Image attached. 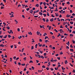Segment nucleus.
<instances>
[{
	"label": "nucleus",
	"mask_w": 75,
	"mask_h": 75,
	"mask_svg": "<svg viewBox=\"0 0 75 75\" xmlns=\"http://www.w3.org/2000/svg\"><path fill=\"white\" fill-rule=\"evenodd\" d=\"M38 44L39 45V47H41L42 46V44H41L40 45V43H38Z\"/></svg>",
	"instance_id": "1"
},
{
	"label": "nucleus",
	"mask_w": 75,
	"mask_h": 75,
	"mask_svg": "<svg viewBox=\"0 0 75 75\" xmlns=\"http://www.w3.org/2000/svg\"><path fill=\"white\" fill-rule=\"evenodd\" d=\"M39 14L40 16H42V12H39Z\"/></svg>",
	"instance_id": "2"
},
{
	"label": "nucleus",
	"mask_w": 75,
	"mask_h": 75,
	"mask_svg": "<svg viewBox=\"0 0 75 75\" xmlns=\"http://www.w3.org/2000/svg\"><path fill=\"white\" fill-rule=\"evenodd\" d=\"M0 47H4V45L3 44H2L0 45Z\"/></svg>",
	"instance_id": "3"
},
{
	"label": "nucleus",
	"mask_w": 75,
	"mask_h": 75,
	"mask_svg": "<svg viewBox=\"0 0 75 75\" xmlns=\"http://www.w3.org/2000/svg\"><path fill=\"white\" fill-rule=\"evenodd\" d=\"M37 35H39V34H40V32L38 31H37Z\"/></svg>",
	"instance_id": "4"
},
{
	"label": "nucleus",
	"mask_w": 75,
	"mask_h": 75,
	"mask_svg": "<svg viewBox=\"0 0 75 75\" xmlns=\"http://www.w3.org/2000/svg\"><path fill=\"white\" fill-rule=\"evenodd\" d=\"M50 20V21L52 22V21H54V18H52V19Z\"/></svg>",
	"instance_id": "5"
},
{
	"label": "nucleus",
	"mask_w": 75,
	"mask_h": 75,
	"mask_svg": "<svg viewBox=\"0 0 75 75\" xmlns=\"http://www.w3.org/2000/svg\"><path fill=\"white\" fill-rule=\"evenodd\" d=\"M28 34H30V35H32V33L31 32L28 33Z\"/></svg>",
	"instance_id": "6"
},
{
	"label": "nucleus",
	"mask_w": 75,
	"mask_h": 75,
	"mask_svg": "<svg viewBox=\"0 0 75 75\" xmlns=\"http://www.w3.org/2000/svg\"><path fill=\"white\" fill-rule=\"evenodd\" d=\"M46 22H48V21H49V20H48V18L46 19Z\"/></svg>",
	"instance_id": "7"
},
{
	"label": "nucleus",
	"mask_w": 75,
	"mask_h": 75,
	"mask_svg": "<svg viewBox=\"0 0 75 75\" xmlns=\"http://www.w3.org/2000/svg\"><path fill=\"white\" fill-rule=\"evenodd\" d=\"M14 21H15V22H16V24H17V23H18V22L17 21H16V19Z\"/></svg>",
	"instance_id": "8"
},
{
	"label": "nucleus",
	"mask_w": 75,
	"mask_h": 75,
	"mask_svg": "<svg viewBox=\"0 0 75 75\" xmlns=\"http://www.w3.org/2000/svg\"><path fill=\"white\" fill-rule=\"evenodd\" d=\"M68 16V14H67V16H66V17H70L71 15H69Z\"/></svg>",
	"instance_id": "9"
},
{
	"label": "nucleus",
	"mask_w": 75,
	"mask_h": 75,
	"mask_svg": "<svg viewBox=\"0 0 75 75\" xmlns=\"http://www.w3.org/2000/svg\"><path fill=\"white\" fill-rule=\"evenodd\" d=\"M70 51H72V52H74V49H70Z\"/></svg>",
	"instance_id": "10"
},
{
	"label": "nucleus",
	"mask_w": 75,
	"mask_h": 75,
	"mask_svg": "<svg viewBox=\"0 0 75 75\" xmlns=\"http://www.w3.org/2000/svg\"><path fill=\"white\" fill-rule=\"evenodd\" d=\"M6 28H7L8 30H10V27H9V26L7 27H6Z\"/></svg>",
	"instance_id": "11"
},
{
	"label": "nucleus",
	"mask_w": 75,
	"mask_h": 75,
	"mask_svg": "<svg viewBox=\"0 0 75 75\" xmlns=\"http://www.w3.org/2000/svg\"><path fill=\"white\" fill-rule=\"evenodd\" d=\"M36 6L37 7H39V5H38V4H37L36 5Z\"/></svg>",
	"instance_id": "12"
},
{
	"label": "nucleus",
	"mask_w": 75,
	"mask_h": 75,
	"mask_svg": "<svg viewBox=\"0 0 75 75\" xmlns=\"http://www.w3.org/2000/svg\"><path fill=\"white\" fill-rule=\"evenodd\" d=\"M38 45V44H36L35 45V48H37V46Z\"/></svg>",
	"instance_id": "13"
},
{
	"label": "nucleus",
	"mask_w": 75,
	"mask_h": 75,
	"mask_svg": "<svg viewBox=\"0 0 75 75\" xmlns=\"http://www.w3.org/2000/svg\"><path fill=\"white\" fill-rule=\"evenodd\" d=\"M65 63L66 64H67V63H68V61H67V60H65Z\"/></svg>",
	"instance_id": "14"
},
{
	"label": "nucleus",
	"mask_w": 75,
	"mask_h": 75,
	"mask_svg": "<svg viewBox=\"0 0 75 75\" xmlns=\"http://www.w3.org/2000/svg\"><path fill=\"white\" fill-rule=\"evenodd\" d=\"M47 34L46 33H45L43 35V36H45V35H47Z\"/></svg>",
	"instance_id": "15"
},
{
	"label": "nucleus",
	"mask_w": 75,
	"mask_h": 75,
	"mask_svg": "<svg viewBox=\"0 0 75 75\" xmlns=\"http://www.w3.org/2000/svg\"><path fill=\"white\" fill-rule=\"evenodd\" d=\"M45 43H47V42H48V40H45Z\"/></svg>",
	"instance_id": "16"
},
{
	"label": "nucleus",
	"mask_w": 75,
	"mask_h": 75,
	"mask_svg": "<svg viewBox=\"0 0 75 75\" xmlns=\"http://www.w3.org/2000/svg\"><path fill=\"white\" fill-rule=\"evenodd\" d=\"M47 38H48V37H47V36H46L45 37V40H46V39H47Z\"/></svg>",
	"instance_id": "17"
},
{
	"label": "nucleus",
	"mask_w": 75,
	"mask_h": 75,
	"mask_svg": "<svg viewBox=\"0 0 75 75\" xmlns=\"http://www.w3.org/2000/svg\"><path fill=\"white\" fill-rule=\"evenodd\" d=\"M42 20L43 21H44V22H45V19L43 18L42 19Z\"/></svg>",
	"instance_id": "18"
},
{
	"label": "nucleus",
	"mask_w": 75,
	"mask_h": 75,
	"mask_svg": "<svg viewBox=\"0 0 75 75\" xmlns=\"http://www.w3.org/2000/svg\"><path fill=\"white\" fill-rule=\"evenodd\" d=\"M8 38H11V36H10V35H8Z\"/></svg>",
	"instance_id": "19"
},
{
	"label": "nucleus",
	"mask_w": 75,
	"mask_h": 75,
	"mask_svg": "<svg viewBox=\"0 0 75 75\" xmlns=\"http://www.w3.org/2000/svg\"><path fill=\"white\" fill-rule=\"evenodd\" d=\"M43 4H44V6H46V2H43Z\"/></svg>",
	"instance_id": "20"
},
{
	"label": "nucleus",
	"mask_w": 75,
	"mask_h": 75,
	"mask_svg": "<svg viewBox=\"0 0 75 75\" xmlns=\"http://www.w3.org/2000/svg\"><path fill=\"white\" fill-rule=\"evenodd\" d=\"M29 63H33V62L32 60H30L29 62Z\"/></svg>",
	"instance_id": "21"
},
{
	"label": "nucleus",
	"mask_w": 75,
	"mask_h": 75,
	"mask_svg": "<svg viewBox=\"0 0 75 75\" xmlns=\"http://www.w3.org/2000/svg\"><path fill=\"white\" fill-rule=\"evenodd\" d=\"M51 28V26H49V30H50Z\"/></svg>",
	"instance_id": "22"
},
{
	"label": "nucleus",
	"mask_w": 75,
	"mask_h": 75,
	"mask_svg": "<svg viewBox=\"0 0 75 75\" xmlns=\"http://www.w3.org/2000/svg\"><path fill=\"white\" fill-rule=\"evenodd\" d=\"M33 49H34V46H32L31 47V50H33Z\"/></svg>",
	"instance_id": "23"
},
{
	"label": "nucleus",
	"mask_w": 75,
	"mask_h": 75,
	"mask_svg": "<svg viewBox=\"0 0 75 75\" xmlns=\"http://www.w3.org/2000/svg\"><path fill=\"white\" fill-rule=\"evenodd\" d=\"M54 30L57 33H58V30H57L56 29Z\"/></svg>",
	"instance_id": "24"
},
{
	"label": "nucleus",
	"mask_w": 75,
	"mask_h": 75,
	"mask_svg": "<svg viewBox=\"0 0 75 75\" xmlns=\"http://www.w3.org/2000/svg\"><path fill=\"white\" fill-rule=\"evenodd\" d=\"M62 70H64V69H65V68H64V67H62Z\"/></svg>",
	"instance_id": "25"
},
{
	"label": "nucleus",
	"mask_w": 75,
	"mask_h": 75,
	"mask_svg": "<svg viewBox=\"0 0 75 75\" xmlns=\"http://www.w3.org/2000/svg\"><path fill=\"white\" fill-rule=\"evenodd\" d=\"M73 37V35L72 34H71L69 36L70 37Z\"/></svg>",
	"instance_id": "26"
},
{
	"label": "nucleus",
	"mask_w": 75,
	"mask_h": 75,
	"mask_svg": "<svg viewBox=\"0 0 75 75\" xmlns=\"http://www.w3.org/2000/svg\"><path fill=\"white\" fill-rule=\"evenodd\" d=\"M63 54V53L62 52H60V55H62Z\"/></svg>",
	"instance_id": "27"
},
{
	"label": "nucleus",
	"mask_w": 75,
	"mask_h": 75,
	"mask_svg": "<svg viewBox=\"0 0 75 75\" xmlns=\"http://www.w3.org/2000/svg\"><path fill=\"white\" fill-rule=\"evenodd\" d=\"M70 24H74V22H72V21H71L70 22Z\"/></svg>",
	"instance_id": "28"
},
{
	"label": "nucleus",
	"mask_w": 75,
	"mask_h": 75,
	"mask_svg": "<svg viewBox=\"0 0 75 75\" xmlns=\"http://www.w3.org/2000/svg\"><path fill=\"white\" fill-rule=\"evenodd\" d=\"M39 41H40V42H42V40L41 39H39Z\"/></svg>",
	"instance_id": "29"
},
{
	"label": "nucleus",
	"mask_w": 75,
	"mask_h": 75,
	"mask_svg": "<svg viewBox=\"0 0 75 75\" xmlns=\"http://www.w3.org/2000/svg\"><path fill=\"white\" fill-rule=\"evenodd\" d=\"M23 59L24 60V61H26V57H25L23 58Z\"/></svg>",
	"instance_id": "30"
},
{
	"label": "nucleus",
	"mask_w": 75,
	"mask_h": 75,
	"mask_svg": "<svg viewBox=\"0 0 75 75\" xmlns=\"http://www.w3.org/2000/svg\"><path fill=\"white\" fill-rule=\"evenodd\" d=\"M47 16H50V15L49 14V13L48 12H47Z\"/></svg>",
	"instance_id": "31"
},
{
	"label": "nucleus",
	"mask_w": 75,
	"mask_h": 75,
	"mask_svg": "<svg viewBox=\"0 0 75 75\" xmlns=\"http://www.w3.org/2000/svg\"><path fill=\"white\" fill-rule=\"evenodd\" d=\"M67 4H70V3H69V1H68L67 2Z\"/></svg>",
	"instance_id": "32"
},
{
	"label": "nucleus",
	"mask_w": 75,
	"mask_h": 75,
	"mask_svg": "<svg viewBox=\"0 0 75 75\" xmlns=\"http://www.w3.org/2000/svg\"><path fill=\"white\" fill-rule=\"evenodd\" d=\"M26 10H27V11H28V10H30V8H27L26 9Z\"/></svg>",
	"instance_id": "33"
},
{
	"label": "nucleus",
	"mask_w": 75,
	"mask_h": 75,
	"mask_svg": "<svg viewBox=\"0 0 75 75\" xmlns=\"http://www.w3.org/2000/svg\"><path fill=\"white\" fill-rule=\"evenodd\" d=\"M4 8V7H3L2 6H1V9H3V8Z\"/></svg>",
	"instance_id": "34"
},
{
	"label": "nucleus",
	"mask_w": 75,
	"mask_h": 75,
	"mask_svg": "<svg viewBox=\"0 0 75 75\" xmlns=\"http://www.w3.org/2000/svg\"><path fill=\"white\" fill-rule=\"evenodd\" d=\"M42 47H45V45H42Z\"/></svg>",
	"instance_id": "35"
},
{
	"label": "nucleus",
	"mask_w": 75,
	"mask_h": 75,
	"mask_svg": "<svg viewBox=\"0 0 75 75\" xmlns=\"http://www.w3.org/2000/svg\"><path fill=\"white\" fill-rule=\"evenodd\" d=\"M46 55H47V54L45 53L44 54V56H46Z\"/></svg>",
	"instance_id": "36"
},
{
	"label": "nucleus",
	"mask_w": 75,
	"mask_h": 75,
	"mask_svg": "<svg viewBox=\"0 0 75 75\" xmlns=\"http://www.w3.org/2000/svg\"><path fill=\"white\" fill-rule=\"evenodd\" d=\"M43 3V2H41L40 3V5H42V4Z\"/></svg>",
	"instance_id": "37"
},
{
	"label": "nucleus",
	"mask_w": 75,
	"mask_h": 75,
	"mask_svg": "<svg viewBox=\"0 0 75 75\" xmlns=\"http://www.w3.org/2000/svg\"><path fill=\"white\" fill-rule=\"evenodd\" d=\"M35 53H37V55H39V52H35Z\"/></svg>",
	"instance_id": "38"
},
{
	"label": "nucleus",
	"mask_w": 75,
	"mask_h": 75,
	"mask_svg": "<svg viewBox=\"0 0 75 75\" xmlns=\"http://www.w3.org/2000/svg\"><path fill=\"white\" fill-rule=\"evenodd\" d=\"M18 65H21V63H20V62H18Z\"/></svg>",
	"instance_id": "39"
},
{
	"label": "nucleus",
	"mask_w": 75,
	"mask_h": 75,
	"mask_svg": "<svg viewBox=\"0 0 75 75\" xmlns=\"http://www.w3.org/2000/svg\"><path fill=\"white\" fill-rule=\"evenodd\" d=\"M69 33H71V32H72V30L71 29H70V30H69Z\"/></svg>",
	"instance_id": "40"
},
{
	"label": "nucleus",
	"mask_w": 75,
	"mask_h": 75,
	"mask_svg": "<svg viewBox=\"0 0 75 75\" xmlns=\"http://www.w3.org/2000/svg\"><path fill=\"white\" fill-rule=\"evenodd\" d=\"M32 69H33V70H34V67H32Z\"/></svg>",
	"instance_id": "41"
},
{
	"label": "nucleus",
	"mask_w": 75,
	"mask_h": 75,
	"mask_svg": "<svg viewBox=\"0 0 75 75\" xmlns=\"http://www.w3.org/2000/svg\"><path fill=\"white\" fill-rule=\"evenodd\" d=\"M46 68L47 69V70H49V68H48V67H46Z\"/></svg>",
	"instance_id": "42"
},
{
	"label": "nucleus",
	"mask_w": 75,
	"mask_h": 75,
	"mask_svg": "<svg viewBox=\"0 0 75 75\" xmlns=\"http://www.w3.org/2000/svg\"><path fill=\"white\" fill-rule=\"evenodd\" d=\"M70 47L71 48H73V46H72V44H71L70 45Z\"/></svg>",
	"instance_id": "43"
},
{
	"label": "nucleus",
	"mask_w": 75,
	"mask_h": 75,
	"mask_svg": "<svg viewBox=\"0 0 75 75\" xmlns=\"http://www.w3.org/2000/svg\"><path fill=\"white\" fill-rule=\"evenodd\" d=\"M26 70H27V69H26V68H25L24 69L23 71H26Z\"/></svg>",
	"instance_id": "44"
},
{
	"label": "nucleus",
	"mask_w": 75,
	"mask_h": 75,
	"mask_svg": "<svg viewBox=\"0 0 75 75\" xmlns=\"http://www.w3.org/2000/svg\"><path fill=\"white\" fill-rule=\"evenodd\" d=\"M43 15L44 16V17H46V14H43Z\"/></svg>",
	"instance_id": "45"
},
{
	"label": "nucleus",
	"mask_w": 75,
	"mask_h": 75,
	"mask_svg": "<svg viewBox=\"0 0 75 75\" xmlns=\"http://www.w3.org/2000/svg\"><path fill=\"white\" fill-rule=\"evenodd\" d=\"M7 35H5L4 38H7Z\"/></svg>",
	"instance_id": "46"
},
{
	"label": "nucleus",
	"mask_w": 75,
	"mask_h": 75,
	"mask_svg": "<svg viewBox=\"0 0 75 75\" xmlns=\"http://www.w3.org/2000/svg\"><path fill=\"white\" fill-rule=\"evenodd\" d=\"M0 37L1 38H3V35H0Z\"/></svg>",
	"instance_id": "47"
},
{
	"label": "nucleus",
	"mask_w": 75,
	"mask_h": 75,
	"mask_svg": "<svg viewBox=\"0 0 75 75\" xmlns=\"http://www.w3.org/2000/svg\"><path fill=\"white\" fill-rule=\"evenodd\" d=\"M35 7H34L33 8V10H35Z\"/></svg>",
	"instance_id": "48"
},
{
	"label": "nucleus",
	"mask_w": 75,
	"mask_h": 75,
	"mask_svg": "<svg viewBox=\"0 0 75 75\" xmlns=\"http://www.w3.org/2000/svg\"><path fill=\"white\" fill-rule=\"evenodd\" d=\"M22 17L23 18H25V17H24V16L23 15H22Z\"/></svg>",
	"instance_id": "49"
},
{
	"label": "nucleus",
	"mask_w": 75,
	"mask_h": 75,
	"mask_svg": "<svg viewBox=\"0 0 75 75\" xmlns=\"http://www.w3.org/2000/svg\"><path fill=\"white\" fill-rule=\"evenodd\" d=\"M11 48H13V45L11 46Z\"/></svg>",
	"instance_id": "50"
},
{
	"label": "nucleus",
	"mask_w": 75,
	"mask_h": 75,
	"mask_svg": "<svg viewBox=\"0 0 75 75\" xmlns=\"http://www.w3.org/2000/svg\"><path fill=\"white\" fill-rule=\"evenodd\" d=\"M66 48L67 49H69V47L67 46L66 47Z\"/></svg>",
	"instance_id": "51"
},
{
	"label": "nucleus",
	"mask_w": 75,
	"mask_h": 75,
	"mask_svg": "<svg viewBox=\"0 0 75 75\" xmlns=\"http://www.w3.org/2000/svg\"><path fill=\"white\" fill-rule=\"evenodd\" d=\"M52 49L53 50H55V47H53L52 48Z\"/></svg>",
	"instance_id": "52"
},
{
	"label": "nucleus",
	"mask_w": 75,
	"mask_h": 75,
	"mask_svg": "<svg viewBox=\"0 0 75 75\" xmlns=\"http://www.w3.org/2000/svg\"><path fill=\"white\" fill-rule=\"evenodd\" d=\"M73 28V26H70V28H71V29H72V28Z\"/></svg>",
	"instance_id": "53"
},
{
	"label": "nucleus",
	"mask_w": 75,
	"mask_h": 75,
	"mask_svg": "<svg viewBox=\"0 0 75 75\" xmlns=\"http://www.w3.org/2000/svg\"><path fill=\"white\" fill-rule=\"evenodd\" d=\"M21 65H22V66H24L25 65V64H21Z\"/></svg>",
	"instance_id": "54"
},
{
	"label": "nucleus",
	"mask_w": 75,
	"mask_h": 75,
	"mask_svg": "<svg viewBox=\"0 0 75 75\" xmlns=\"http://www.w3.org/2000/svg\"><path fill=\"white\" fill-rule=\"evenodd\" d=\"M47 2V3H48V1H49V0H45Z\"/></svg>",
	"instance_id": "55"
},
{
	"label": "nucleus",
	"mask_w": 75,
	"mask_h": 75,
	"mask_svg": "<svg viewBox=\"0 0 75 75\" xmlns=\"http://www.w3.org/2000/svg\"><path fill=\"white\" fill-rule=\"evenodd\" d=\"M58 55H59V54H57L55 55V56H56V57L58 56Z\"/></svg>",
	"instance_id": "56"
},
{
	"label": "nucleus",
	"mask_w": 75,
	"mask_h": 75,
	"mask_svg": "<svg viewBox=\"0 0 75 75\" xmlns=\"http://www.w3.org/2000/svg\"><path fill=\"white\" fill-rule=\"evenodd\" d=\"M54 69H55V70H57L58 69V68L57 69V68L55 67L54 68Z\"/></svg>",
	"instance_id": "57"
},
{
	"label": "nucleus",
	"mask_w": 75,
	"mask_h": 75,
	"mask_svg": "<svg viewBox=\"0 0 75 75\" xmlns=\"http://www.w3.org/2000/svg\"><path fill=\"white\" fill-rule=\"evenodd\" d=\"M64 4H65V3H62V6H64Z\"/></svg>",
	"instance_id": "58"
},
{
	"label": "nucleus",
	"mask_w": 75,
	"mask_h": 75,
	"mask_svg": "<svg viewBox=\"0 0 75 75\" xmlns=\"http://www.w3.org/2000/svg\"><path fill=\"white\" fill-rule=\"evenodd\" d=\"M70 13H72V10H70Z\"/></svg>",
	"instance_id": "59"
},
{
	"label": "nucleus",
	"mask_w": 75,
	"mask_h": 75,
	"mask_svg": "<svg viewBox=\"0 0 75 75\" xmlns=\"http://www.w3.org/2000/svg\"><path fill=\"white\" fill-rule=\"evenodd\" d=\"M57 59H58L59 60H60V57H57Z\"/></svg>",
	"instance_id": "60"
},
{
	"label": "nucleus",
	"mask_w": 75,
	"mask_h": 75,
	"mask_svg": "<svg viewBox=\"0 0 75 75\" xmlns=\"http://www.w3.org/2000/svg\"><path fill=\"white\" fill-rule=\"evenodd\" d=\"M17 30H18V31H20V29H19V28H18L17 29Z\"/></svg>",
	"instance_id": "61"
},
{
	"label": "nucleus",
	"mask_w": 75,
	"mask_h": 75,
	"mask_svg": "<svg viewBox=\"0 0 75 75\" xmlns=\"http://www.w3.org/2000/svg\"><path fill=\"white\" fill-rule=\"evenodd\" d=\"M72 33L73 34H75V31H74Z\"/></svg>",
	"instance_id": "62"
},
{
	"label": "nucleus",
	"mask_w": 75,
	"mask_h": 75,
	"mask_svg": "<svg viewBox=\"0 0 75 75\" xmlns=\"http://www.w3.org/2000/svg\"><path fill=\"white\" fill-rule=\"evenodd\" d=\"M28 1V0H27V1H25V3H27Z\"/></svg>",
	"instance_id": "63"
},
{
	"label": "nucleus",
	"mask_w": 75,
	"mask_h": 75,
	"mask_svg": "<svg viewBox=\"0 0 75 75\" xmlns=\"http://www.w3.org/2000/svg\"><path fill=\"white\" fill-rule=\"evenodd\" d=\"M59 72H58L57 73V75H60V74H59Z\"/></svg>",
	"instance_id": "64"
}]
</instances>
